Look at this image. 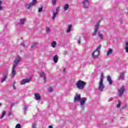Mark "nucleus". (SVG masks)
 Listing matches in <instances>:
<instances>
[{"label": "nucleus", "instance_id": "1", "mask_svg": "<svg viewBox=\"0 0 128 128\" xmlns=\"http://www.w3.org/2000/svg\"><path fill=\"white\" fill-rule=\"evenodd\" d=\"M86 98L84 97L80 98V95L78 94V93L76 94L74 97V102H80V108L82 110L84 108V104H86Z\"/></svg>", "mask_w": 128, "mask_h": 128}, {"label": "nucleus", "instance_id": "2", "mask_svg": "<svg viewBox=\"0 0 128 128\" xmlns=\"http://www.w3.org/2000/svg\"><path fill=\"white\" fill-rule=\"evenodd\" d=\"M102 48V45H99L96 48L94 52L92 53V58H98L100 56V48Z\"/></svg>", "mask_w": 128, "mask_h": 128}, {"label": "nucleus", "instance_id": "3", "mask_svg": "<svg viewBox=\"0 0 128 128\" xmlns=\"http://www.w3.org/2000/svg\"><path fill=\"white\" fill-rule=\"evenodd\" d=\"M86 83L82 80H78L76 82V86L79 90H84V86H86Z\"/></svg>", "mask_w": 128, "mask_h": 128}, {"label": "nucleus", "instance_id": "4", "mask_svg": "<svg viewBox=\"0 0 128 128\" xmlns=\"http://www.w3.org/2000/svg\"><path fill=\"white\" fill-rule=\"evenodd\" d=\"M104 88V75L102 74L98 84V90H100V92H102Z\"/></svg>", "mask_w": 128, "mask_h": 128}, {"label": "nucleus", "instance_id": "5", "mask_svg": "<svg viewBox=\"0 0 128 128\" xmlns=\"http://www.w3.org/2000/svg\"><path fill=\"white\" fill-rule=\"evenodd\" d=\"M37 2H38L36 0H32V2L28 4H26L25 5V8H27V10H30V8H32L34 6H36Z\"/></svg>", "mask_w": 128, "mask_h": 128}, {"label": "nucleus", "instance_id": "6", "mask_svg": "<svg viewBox=\"0 0 128 128\" xmlns=\"http://www.w3.org/2000/svg\"><path fill=\"white\" fill-rule=\"evenodd\" d=\"M26 18L20 19V22L17 24V27L20 28V26H22L26 24Z\"/></svg>", "mask_w": 128, "mask_h": 128}, {"label": "nucleus", "instance_id": "7", "mask_svg": "<svg viewBox=\"0 0 128 128\" xmlns=\"http://www.w3.org/2000/svg\"><path fill=\"white\" fill-rule=\"evenodd\" d=\"M99 28H100V22H98L94 26V31L93 32L92 34V36H96V32H98V30Z\"/></svg>", "mask_w": 128, "mask_h": 128}, {"label": "nucleus", "instance_id": "8", "mask_svg": "<svg viewBox=\"0 0 128 128\" xmlns=\"http://www.w3.org/2000/svg\"><path fill=\"white\" fill-rule=\"evenodd\" d=\"M126 90V89L124 88V86H122L118 90V96L119 98H122V94H124V91Z\"/></svg>", "mask_w": 128, "mask_h": 128}, {"label": "nucleus", "instance_id": "9", "mask_svg": "<svg viewBox=\"0 0 128 128\" xmlns=\"http://www.w3.org/2000/svg\"><path fill=\"white\" fill-rule=\"evenodd\" d=\"M22 60V58L20 56H17V58H16L14 60L13 66H15L16 68L18 66V65L20 63V62Z\"/></svg>", "mask_w": 128, "mask_h": 128}, {"label": "nucleus", "instance_id": "10", "mask_svg": "<svg viewBox=\"0 0 128 128\" xmlns=\"http://www.w3.org/2000/svg\"><path fill=\"white\" fill-rule=\"evenodd\" d=\"M60 12V7H57L55 12H53V14L52 17V20H56V16H58V12Z\"/></svg>", "mask_w": 128, "mask_h": 128}, {"label": "nucleus", "instance_id": "11", "mask_svg": "<svg viewBox=\"0 0 128 128\" xmlns=\"http://www.w3.org/2000/svg\"><path fill=\"white\" fill-rule=\"evenodd\" d=\"M32 78L24 79L22 80L20 82V84H21V86H22V84H28V82H30Z\"/></svg>", "mask_w": 128, "mask_h": 128}, {"label": "nucleus", "instance_id": "12", "mask_svg": "<svg viewBox=\"0 0 128 128\" xmlns=\"http://www.w3.org/2000/svg\"><path fill=\"white\" fill-rule=\"evenodd\" d=\"M82 4L84 8H88L90 6L88 0H84L82 2Z\"/></svg>", "mask_w": 128, "mask_h": 128}, {"label": "nucleus", "instance_id": "13", "mask_svg": "<svg viewBox=\"0 0 128 128\" xmlns=\"http://www.w3.org/2000/svg\"><path fill=\"white\" fill-rule=\"evenodd\" d=\"M8 72H6L2 76V78L1 80V82L2 84V82H4L8 78Z\"/></svg>", "mask_w": 128, "mask_h": 128}, {"label": "nucleus", "instance_id": "14", "mask_svg": "<svg viewBox=\"0 0 128 128\" xmlns=\"http://www.w3.org/2000/svg\"><path fill=\"white\" fill-rule=\"evenodd\" d=\"M40 76L42 78H44V82H46V74L44 72H40Z\"/></svg>", "mask_w": 128, "mask_h": 128}, {"label": "nucleus", "instance_id": "15", "mask_svg": "<svg viewBox=\"0 0 128 128\" xmlns=\"http://www.w3.org/2000/svg\"><path fill=\"white\" fill-rule=\"evenodd\" d=\"M106 80L110 86H112V78H110V75L106 76Z\"/></svg>", "mask_w": 128, "mask_h": 128}, {"label": "nucleus", "instance_id": "16", "mask_svg": "<svg viewBox=\"0 0 128 128\" xmlns=\"http://www.w3.org/2000/svg\"><path fill=\"white\" fill-rule=\"evenodd\" d=\"M42 98V96L38 93H36L34 94V99L36 100H40Z\"/></svg>", "mask_w": 128, "mask_h": 128}, {"label": "nucleus", "instance_id": "17", "mask_svg": "<svg viewBox=\"0 0 128 128\" xmlns=\"http://www.w3.org/2000/svg\"><path fill=\"white\" fill-rule=\"evenodd\" d=\"M16 67L13 66L12 71V78H14V76H16Z\"/></svg>", "mask_w": 128, "mask_h": 128}, {"label": "nucleus", "instance_id": "18", "mask_svg": "<svg viewBox=\"0 0 128 128\" xmlns=\"http://www.w3.org/2000/svg\"><path fill=\"white\" fill-rule=\"evenodd\" d=\"M124 72H122L120 75L118 80H124Z\"/></svg>", "mask_w": 128, "mask_h": 128}, {"label": "nucleus", "instance_id": "19", "mask_svg": "<svg viewBox=\"0 0 128 128\" xmlns=\"http://www.w3.org/2000/svg\"><path fill=\"white\" fill-rule=\"evenodd\" d=\"M53 60L55 64H56L58 60V55H55L53 58Z\"/></svg>", "mask_w": 128, "mask_h": 128}, {"label": "nucleus", "instance_id": "20", "mask_svg": "<svg viewBox=\"0 0 128 128\" xmlns=\"http://www.w3.org/2000/svg\"><path fill=\"white\" fill-rule=\"evenodd\" d=\"M38 42H34L31 44V48H36V46H38Z\"/></svg>", "mask_w": 128, "mask_h": 128}, {"label": "nucleus", "instance_id": "21", "mask_svg": "<svg viewBox=\"0 0 128 128\" xmlns=\"http://www.w3.org/2000/svg\"><path fill=\"white\" fill-rule=\"evenodd\" d=\"M72 24H70L68 26V28L66 30V32L68 34H69V32H70V31L72 30Z\"/></svg>", "mask_w": 128, "mask_h": 128}, {"label": "nucleus", "instance_id": "22", "mask_svg": "<svg viewBox=\"0 0 128 128\" xmlns=\"http://www.w3.org/2000/svg\"><path fill=\"white\" fill-rule=\"evenodd\" d=\"M112 52L113 50L112 49H109L106 52V56H110V54H112Z\"/></svg>", "mask_w": 128, "mask_h": 128}, {"label": "nucleus", "instance_id": "23", "mask_svg": "<svg viewBox=\"0 0 128 128\" xmlns=\"http://www.w3.org/2000/svg\"><path fill=\"white\" fill-rule=\"evenodd\" d=\"M68 8H70V6H68V4H66L64 6V10H68Z\"/></svg>", "mask_w": 128, "mask_h": 128}, {"label": "nucleus", "instance_id": "24", "mask_svg": "<svg viewBox=\"0 0 128 128\" xmlns=\"http://www.w3.org/2000/svg\"><path fill=\"white\" fill-rule=\"evenodd\" d=\"M51 46L52 48H56V42L54 41L51 43Z\"/></svg>", "mask_w": 128, "mask_h": 128}, {"label": "nucleus", "instance_id": "25", "mask_svg": "<svg viewBox=\"0 0 128 128\" xmlns=\"http://www.w3.org/2000/svg\"><path fill=\"white\" fill-rule=\"evenodd\" d=\"M98 35L100 40H102V38H104V34H100V32H98Z\"/></svg>", "mask_w": 128, "mask_h": 128}, {"label": "nucleus", "instance_id": "26", "mask_svg": "<svg viewBox=\"0 0 128 128\" xmlns=\"http://www.w3.org/2000/svg\"><path fill=\"white\" fill-rule=\"evenodd\" d=\"M125 50H126V52H128V42H126V43Z\"/></svg>", "mask_w": 128, "mask_h": 128}, {"label": "nucleus", "instance_id": "27", "mask_svg": "<svg viewBox=\"0 0 128 128\" xmlns=\"http://www.w3.org/2000/svg\"><path fill=\"white\" fill-rule=\"evenodd\" d=\"M46 32L47 34H50V28L48 27L46 29Z\"/></svg>", "mask_w": 128, "mask_h": 128}, {"label": "nucleus", "instance_id": "28", "mask_svg": "<svg viewBox=\"0 0 128 128\" xmlns=\"http://www.w3.org/2000/svg\"><path fill=\"white\" fill-rule=\"evenodd\" d=\"M2 2L0 0V10H2L4 7L2 6Z\"/></svg>", "mask_w": 128, "mask_h": 128}, {"label": "nucleus", "instance_id": "29", "mask_svg": "<svg viewBox=\"0 0 128 128\" xmlns=\"http://www.w3.org/2000/svg\"><path fill=\"white\" fill-rule=\"evenodd\" d=\"M6 112V111L3 112L0 118H2L4 116Z\"/></svg>", "mask_w": 128, "mask_h": 128}, {"label": "nucleus", "instance_id": "30", "mask_svg": "<svg viewBox=\"0 0 128 128\" xmlns=\"http://www.w3.org/2000/svg\"><path fill=\"white\" fill-rule=\"evenodd\" d=\"M26 110H28V108H26V106H24V114H26Z\"/></svg>", "mask_w": 128, "mask_h": 128}, {"label": "nucleus", "instance_id": "31", "mask_svg": "<svg viewBox=\"0 0 128 128\" xmlns=\"http://www.w3.org/2000/svg\"><path fill=\"white\" fill-rule=\"evenodd\" d=\"M120 100H118V104L117 105V108H120Z\"/></svg>", "mask_w": 128, "mask_h": 128}, {"label": "nucleus", "instance_id": "32", "mask_svg": "<svg viewBox=\"0 0 128 128\" xmlns=\"http://www.w3.org/2000/svg\"><path fill=\"white\" fill-rule=\"evenodd\" d=\"M52 88L51 86L48 87V92H52Z\"/></svg>", "mask_w": 128, "mask_h": 128}, {"label": "nucleus", "instance_id": "33", "mask_svg": "<svg viewBox=\"0 0 128 128\" xmlns=\"http://www.w3.org/2000/svg\"><path fill=\"white\" fill-rule=\"evenodd\" d=\"M52 4L53 6H56V0H52Z\"/></svg>", "mask_w": 128, "mask_h": 128}, {"label": "nucleus", "instance_id": "34", "mask_svg": "<svg viewBox=\"0 0 128 128\" xmlns=\"http://www.w3.org/2000/svg\"><path fill=\"white\" fill-rule=\"evenodd\" d=\"M22 128V126H20V124H18L16 125V128Z\"/></svg>", "mask_w": 128, "mask_h": 128}, {"label": "nucleus", "instance_id": "35", "mask_svg": "<svg viewBox=\"0 0 128 128\" xmlns=\"http://www.w3.org/2000/svg\"><path fill=\"white\" fill-rule=\"evenodd\" d=\"M38 12H42V6L38 8Z\"/></svg>", "mask_w": 128, "mask_h": 128}, {"label": "nucleus", "instance_id": "36", "mask_svg": "<svg viewBox=\"0 0 128 128\" xmlns=\"http://www.w3.org/2000/svg\"><path fill=\"white\" fill-rule=\"evenodd\" d=\"M21 46H26V44H24V42H22L21 43Z\"/></svg>", "mask_w": 128, "mask_h": 128}, {"label": "nucleus", "instance_id": "37", "mask_svg": "<svg viewBox=\"0 0 128 128\" xmlns=\"http://www.w3.org/2000/svg\"><path fill=\"white\" fill-rule=\"evenodd\" d=\"M78 42L79 44H80V38H79Z\"/></svg>", "mask_w": 128, "mask_h": 128}, {"label": "nucleus", "instance_id": "38", "mask_svg": "<svg viewBox=\"0 0 128 128\" xmlns=\"http://www.w3.org/2000/svg\"><path fill=\"white\" fill-rule=\"evenodd\" d=\"M112 98H110L108 99V102H112Z\"/></svg>", "mask_w": 128, "mask_h": 128}, {"label": "nucleus", "instance_id": "39", "mask_svg": "<svg viewBox=\"0 0 128 128\" xmlns=\"http://www.w3.org/2000/svg\"><path fill=\"white\" fill-rule=\"evenodd\" d=\"M48 128H54V127H52V126L50 125L48 126Z\"/></svg>", "mask_w": 128, "mask_h": 128}, {"label": "nucleus", "instance_id": "40", "mask_svg": "<svg viewBox=\"0 0 128 128\" xmlns=\"http://www.w3.org/2000/svg\"><path fill=\"white\" fill-rule=\"evenodd\" d=\"M13 89L16 90V86L14 85H13Z\"/></svg>", "mask_w": 128, "mask_h": 128}, {"label": "nucleus", "instance_id": "41", "mask_svg": "<svg viewBox=\"0 0 128 128\" xmlns=\"http://www.w3.org/2000/svg\"><path fill=\"white\" fill-rule=\"evenodd\" d=\"M10 114H12V112H10L8 114V116H10Z\"/></svg>", "mask_w": 128, "mask_h": 128}, {"label": "nucleus", "instance_id": "42", "mask_svg": "<svg viewBox=\"0 0 128 128\" xmlns=\"http://www.w3.org/2000/svg\"><path fill=\"white\" fill-rule=\"evenodd\" d=\"M16 81H14V82L13 83V86H14V84H16Z\"/></svg>", "mask_w": 128, "mask_h": 128}, {"label": "nucleus", "instance_id": "43", "mask_svg": "<svg viewBox=\"0 0 128 128\" xmlns=\"http://www.w3.org/2000/svg\"><path fill=\"white\" fill-rule=\"evenodd\" d=\"M67 54L66 51H64V54Z\"/></svg>", "mask_w": 128, "mask_h": 128}, {"label": "nucleus", "instance_id": "44", "mask_svg": "<svg viewBox=\"0 0 128 128\" xmlns=\"http://www.w3.org/2000/svg\"><path fill=\"white\" fill-rule=\"evenodd\" d=\"M2 106V104L0 103V106Z\"/></svg>", "mask_w": 128, "mask_h": 128}, {"label": "nucleus", "instance_id": "45", "mask_svg": "<svg viewBox=\"0 0 128 128\" xmlns=\"http://www.w3.org/2000/svg\"><path fill=\"white\" fill-rule=\"evenodd\" d=\"M66 71V69H64V72H65Z\"/></svg>", "mask_w": 128, "mask_h": 128}]
</instances>
